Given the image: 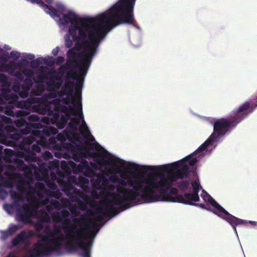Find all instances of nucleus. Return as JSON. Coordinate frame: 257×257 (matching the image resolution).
<instances>
[{
    "instance_id": "1",
    "label": "nucleus",
    "mask_w": 257,
    "mask_h": 257,
    "mask_svg": "<svg viewBox=\"0 0 257 257\" xmlns=\"http://www.w3.org/2000/svg\"><path fill=\"white\" fill-rule=\"evenodd\" d=\"M136 0H119L108 13L94 18H79L72 11L59 17L62 25L70 23L68 33L78 44L82 40L85 49L98 48L106 33L121 24L132 25L135 21L134 9Z\"/></svg>"
},
{
    "instance_id": "2",
    "label": "nucleus",
    "mask_w": 257,
    "mask_h": 257,
    "mask_svg": "<svg viewBox=\"0 0 257 257\" xmlns=\"http://www.w3.org/2000/svg\"><path fill=\"white\" fill-rule=\"evenodd\" d=\"M120 177L123 179H118L117 183L121 186L116 187L117 193L113 196V198L107 203L103 204L97 208L98 213L103 216L113 217L119 213L118 209L114 205H122L123 210L129 208L131 204H137L140 202L142 198L144 185H147L148 178L143 177H125L120 175Z\"/></svg>"
},
{
    "instance_id": "3",
    "label": "nucleus",
    "mask_w": 257,
    "mask_h": 257,
    "mask_svg": "<svg viewBox=\"0 0 257 257\" xmlns=\"http://www.w3.org/2000/svg\"><path fill=\"white\" fill-rule=\"evenodd\" d=\"M182 163V162H177L162 167H149L147 170L159 173L161 177L160 180L155 177L148 178L147 185L145 186L142 196L144 200L148 203L157 201L176 202V197L171 196L168 191L178 179L175 170L179 168L178 164Z\"/></svg>"
},
{
    "instance_id": "4",
    "label": "nucleus",
    "mask_w": 257,
    "mask_h": 257,
    "mask_svg": "<svg viewBox=\"0 0 257 257\" xmlns=\"http://www.w3.org/2000/svg\"><path fill=\"white\" fill-rule=\"evenodd\" d=\"M69 216V212L65 209L62 210L61 212L56 211L51 214L54 222H62L63 224L62 228L65 230V239H66L65 247L69 251H74L77 248L81 249L83 251L81 253L82 257H90L92 241L89 240L84 242L86 234L84 231L79 229L74 224H72L71 227L67 225L70 223L68 218Z\"/></svg>"
},
{
    "instance_id": "5",
    "label": "nucleus",
    "mask_w": 257,
    "mask_h": 257,
    "mask_svg": "<svg viewBox=\"0 0 257 257\" xmlns=\"http://www.w3.org/2000/svg\"><path fill=\"white\" fill-rule=\"evenodd\" d=\"M256 107L257 98L254 101L244 102L238 108L234 109L232 111V114L227 118H221L215 121L213 124V132L210 137L214 141H217L252 113Z\"/></svg>"
},
{
    "instance_id": "6",
    "label": "nucleus",
    "mask_w": 257,
    "mask_h": 257,
    "mask_svg": "<svg viewBox=\"0 0 257 257\" xmlns=\"http://www.w3.org/2000/svg\"><path fill=\"white\" fill-rule=\"evenodd\" d=\"M97 48L86 49L85 53L81 58L82 60L80 64V68L77 70H75L74 68H71L66 73L67 79L71 78L76 81V84H74L73 82H71L75 86L74 88L75 89V97L72 99V103L76 106L75 102L77 100L78 116L80 118H83L81 90L84 83V77L87 73L93 57L97 52Z\"/></svg>"
},
{
    "instance_id": "7",
    "label": "nucleus",
    "mask_w": 257,
    "mask_h": 257,
    "mask_svg": "<svg viewBox=\"0 0 257 257\" xmlns=\"http://www.w3.org/2000/svg\"><path fill=\"white\" fill-rule=\"evenodd\" d=\"M93 144H90L89 147L87 148L84 146H77V148L80 153L73 155L74 159L77 161H80L78 165L73 162H69V164L66 161L61 162V168L66 172L70 173L71 167L74 173H82L83 175L88 177L93 178L96 175V172L90 168L88 165V161L83 158H88L90 157L92 158L96 157V154L94 152H91L90 151L93 150Z\"/></svg>"
},
{
    "instance_id": "8",
    "label": "nucleus",
    "mask_w": 257,
    "mask_h": 257,
    "mask_svg": "<svg viewBox=\"0 0 257 257\" xmlns=\"http://www.w3.org/2000/svg\"><path fill=\"white\" fill-rule=\"evenodd\" d=\"M62 190L66 195L69 197L72 202L77 203V204L71 205L69 207V211L73 215H78L79 214L78 209L82 211L86 210L87 204L91 200L90 196L77 189L73 185L68 183L64 184Z\"/></svg>"
},
{
    "instance_id": "9",
    "label": "nucleus",
    "mask_w": 257,
    "mask_h": 257,
    "mask_svg": "<svg viewBox=\"0 0 257 257\" xmlns=\"http://www.w3.org/2000/svg\"><path fill=\"white\" fill-rule=\"evenodd\" d=\"M18 98V95L11 91L3 92L0 95V110L5 108V113L13 116L15 114V107H29L38 100L37 98H28L25 101H19Z\"/></svg>"
},
{
    "instance_id": "10",
    "label": "nucleus",
    "mask_w": 257,
    "mask_h": 257,
    "mask_svg": "<svg viewBox=\"0 0 257 257\" xmlns=\"http://www.w3.org/2000/svg\"><path fill=\"white\" fill-rule=\"evenodd\" d=\"M201 197L205 202L209 203L214 208L208 209L220 218L227 221L236 232V226L237 225H245L248 223L246 220L238 218L228 213L224 208L220 205L209 194L203 190Z\"/></svg>"
},
{
    "instance_id": "11",
    "label": "nucleus",
    "mask_w": 257,
    "mask_h": 257,
    "mask_svg": "<svg viewBox=\"0 0 257 257\" xmlns=\"http://www.w3.org/2000/svg\"><path fill=\"white\" fill-rule=\"evenodd\" d=\"M64 239L62 234L52 238L44 237L41 240L38 241L36 243L43 256H46L50 255L52 252L59 251L62 247L61 241Z\"/></svg>"
},
{
    "instance_id": "12",
    "label": "nucleus",
    "mask_w": 257,
    "mask_h": 257,
    "mask_svg": "<svg viewBox=\"0 0 257 257\" xmlns=\"http://www.w3.org/2000/svg\"><path fill=\"white\" fill-rule=\"evenodd\" d=\"M15 114L13 116H16L18 117H20L15 121L16 125L18 127L25 126L23 128H21L19 132L22 134L27 135L32 133V132L36 128H39L42 127V124L41 122H28L23 117L27 116L29 113V111L27 110L24 109L22 110L14 111Z\"/></svg>"
},
{
    "instance_id": "13",
    "label": "nucleus",
    "mask_w": 257,
    "mask_h": 257,
    "mask_svg": "<svg viewBox=\"0 0 257 257\" xmlns=\"http://www.w3.org/2000/svg\"><path fill=\"white\" fill-rule=\"evenodd\" d=\"M35 142L33 136L24 138L19 144L20 151L17 152V156L23 159L28 163L36 162L38 160L36 154L31 151L30 145Z\"/></svg>"
},
{
    "instance_id": "14",
    "label": "nucleus",
    "mask_w": 257,
    "mask_h": 257,
    "mask_svg": "<svg viewBox=\"0 0 257 257\" xmlns=\"http://www.w3.org/2000/svg\"><path fill=\"white\" fill-rule=\"evenodd\" d=\"M5 206L6 209L8 211H10L14 208L17 209L16 219L18 221H21L24 223L30 222L33 210L29 204L24 203L20 206L19 203H16L6 204Z\"/></svg>"
},
{
    "instance_id": "15",
    "label": "nucleus",
    "mask_w": 257,
    "mask_h": 257,
    "mask_svg": "<svg viewBox=\"0 0 257 257\" xmlns=\"http://www.w3.org/2000/svg\"><path fill=\"white\" fill-rule=\"evenodd\" d=\"M193 188L192 193H185L184 195H179L176 197V202L181 203L185 204L196 205L194 203L199 201L200 198L198 195L199 191L201 186L196 181L192 183Z\"/></svg>"
},
{
    "instance_id": "16",
    "label": "nucleus",
    "mask_w": 257,
    "mask_h": 257,
    "mask_svg": "<svg viewBox=\"0 0 257 257\" xmlns=\"http://www.w3.org/2000/svg\"><path fill=\"white\" fill-rule=\"evenodd\" d=\"M30 98H37L38 100L36 102L32 103L29 107H23L19 108L26 109L28 111L32 109L34 112L43 115L47 114L51 117L52 114L54 113V110L50 104L45 102H41V99L39 98L30 97Z\"/></svg>"
},
{
    "instance_id": "17",
    "label": "nucleus",
    "mask_w": 257,
    "mask_h": 257,
    "mask_svg": "<svg viewBox=\"0 0 257 257\" xmlns=\"http://www.w3.org/2000/svg\"><path fill=\"white\" fill-rule=\"evenodd\" d=\"M215 141L210 137L203 144H202L195 152L185 158V161L188 162L190 166H193L197 162V157L200 156L202 152Z\"/></svg>"
},
{
    "instance_id": "18",
    "label": "nucleus",
    "mask_w": 257,
    "mask_h": 257,
    "mask_svg": "<svg viewBox=\"0 0 257 257\" xmlns=\"http://www.w3.org/2000/svg\"><path fill=\"white\" fill-rule=\"evenodd\" d=\"M55 111L50 118V122L56 125L60 129L63 128L67 124L68 120L71 116L62 114L60 115L59 111L57 110V107H55Z\"/></svg>"
},
{
    "instance_id": "19",
    "label": "nucleus",
    "mask_w": 257,
    "mask_h": 257,
    "mask_svg": "<svg viewBox=\"0 0 257 257\" xmlns=\"http://www.w3.org/2000/svg\"><path fill=\"white\" fill-rule=\"evenodd\" d=\"M80 45L84 48V54L80 56L76 53V50L74 48H70L67 53L68 58L66 63L71 66H73L74 65V67H79V69L81 67L80 64L82 60L81 58L86 52V50L84 46L82 45V42Z\"/></svg>"
},
{
    "instance_id": "20",
    "label": "nucleus",
    "mask_w": 257,
    "mask_h": 257,
    "mask_svg": "<svg viewBox=\"0 0 257 257\" xmlns=\"http://www.w3.org/2000/svg\"><path fill=\"white\" fill-rule=\"evenodd\" d=\"M33 79L36 84H40V83H43V81L45 79L60 81L61 77L57 74L56 71L53 70V71H49L47 72L45 74H38L36 77Z\"/></svg>"
},
{
    "instance_id": "21",
    "label": "nucleus",
    "mask_w": 257,
    "mask_h": 257,
    "mask_svg": "<svg viewBox=\"0 0 257 257\" xmlns=\"http://www.w3.org/2000/svg\"><path fill=\"white\" fill-rule=\"evenodd\" d=\"M14 127L10 126L8 128V131L10 132L7 135L6 138L3 140V143L10 146H14L16 145L15 141H19L22 138V135L24 134L19 133L12 132V130H14Z\"/></svg>"
},
{
    "instance_id": "22",
    "label": "nucleus",
    "mask_w": 257,
    "mask_h": 257,
    "mask_svg": "<svg viewBox=\"0 0 257 257\" xmlns=\"http://www.w3.org/2000/svg\"><path fill=\"white\" fill-rule=\"evenodd\" d=\"M91 183L94 188L101 189L103 186L107 185L108 180L102 174L96 173V175L92 178Z\"/></svg>"
},
{
    "instance_id": "23",
    "label": "nucleus",
    "mask_w": 257,
    "mask_h": 257,
    "mask_svg": "<svg viewBox=\"0 0 257 257\" xmlns=\"http://www.w3.org/2000/svg\"><path fill=\"white\" fill-rule=\"evenodd\" d=\"M48 176V167L44 163L39 164V168L35 170V176L37 180H42Z\"/></svg>"
},
{
    "instance_id": "24",
    "label": "nucleus",
    "mask_w": 257,
    "mask_h": 257,
    "mask_svg": "<svg viewBox=\"0 0 257 257\" xmlns=\"http://www.w3.org/2000/svg\"><path fill=\"white\" fill-rule=\"evenodd\" d=\"M180 162H182V164H178L179 166L180 165H182V167L178 169H175V171L176 173V175L178 177V179H182L184 178H187L189 176V173L190 172V168L187 165H183L184 163L183 161H180Z\"/></svg>"
},
{
    "instance_id": "25",
    "label": "nucleus",
    "mask_w": 257,
    "mask_h": 257,
    "mask_svg": "<svg viewBox=\"0 0 257 257\" xmlns=\"http://www.w3.org/2000/svg\"><path fill=\"white\" fill-rule=\"evenodd\" d=\"M37 4L43 8L45 12L49 14L52 17L59 18L60 16L58 14V11L51 6L46 5L42 0H39Z\"/></svg>"
},
{
    "instance_id": "26",
    "label": "nucleus",
    "mask_w": 257,
    "mask_h": 257,
    "mask_svg": "<svg viewBox=\"0 0 257 257\" xmlns=\"http://www.w3.org/2000/svg\"><path fill=\"white\" fill-rule=\"evenodd\" d=\"M10 74L13 75L18 80L22 81L24 80V75L26 76L33 77L34 71L30 68H24L22 71H16L15 73L10 72Z\"/></svg>"
},
{
    "instance_id": "27",
    "label": "nucleus",
    "mask_w": 257,
    "mask_h": 257,
    "mask_svg": "<svg viewBox=\"0 0 257 257\" xmlns=\"http://www.w3.org/2000/svg\"><path fill=\"white\" fill-rule=\"evenodd\" d=\"M76 103V106L73 104V106H66V105H61L59 107V109L61 111V112L65 113L64 115H69V116H75L76 113L74 111V108H75L77 110V114L78 116V108L77 107V100L75 102ZM72 104H73L72 103Z\"/></svg>"
},
{
    "instance_id": "28",
    "label": "nucleus",
    "mask_w": 257,
    "mask_h": 257,
    "mask_svg": "<svg viewBox=\"0 0 257 257\" xmlns=\"http://www.w3.org/2000/svg\"><path fill=\"white\" fill-rule=\"evenodd\" d=\"M42 130L40 131H36L35 133L37 135H44L47 137H50L51 135H55L57 133V130L52 126H45L42 127L41 128H39V129H41Z\"/></svg>"
},
{
    "instance_id": "29",
    "label": "nucleus",
    "mask_w": 257,
    "mask_h": 257,
    "mask_svg": "<svg viewBox=\"0 0 257 257\" xmlns=\"http://www.w3.org/2000/svg\"><path fill=\"white\" fill-rule=\"evenodd\" d=\"M29 238V236L25 230L22 231L12 239V243L14 246H17L20 243L25 242Z\"/></svg>"
},
{
    "instance_id": "30",
    "label": "nucleus",
    "mask_w": 257,
    "mask_h": 257,
    "mask_svg": "<svg viewBox=\"0 0 257 257\" xmlns=\"http://www.w3.org/2000/svg\"><path fill=\"white\" fill-rule=\"evenodd\" d=\"M69 182H72L80 187L86 184H89L88 179L82 176H80L78 178L75 177H70L69 178V182H68L70 184Z\"/></svg>"
},
{
    "instance_id": "31",
    "label": "nucleus",
    "mask_w": 257,
    "mask_h": 257,
    "mask_svg": "<svg viewBox=\"0 0 257 257\" xmlns=\"http://www.w3.org/2000/svg\"><path fill=\"white\" fill-rule=\"evenodd\" d=\"M36 131L38 130L34 129L32 132V135L31 136H33L35 138V141H36V143H38L40 146L42 147L46 146L47 145V139L45 138L46 136L44 135H37L35 133Z\"/></svg>"
},
{
    "instance_id": "32",
    "label": "nucleus",
    "mask_w": 257,
    "mask_h": 257,
    "mask_svg": "<svg viewBox=\"0 0 257 257\" xmlns=\"http://www.w3.org/2000/svg\"><path fill=\"white\" fill-rule=\"evenodd\" d=\"M86 217H87V216H86V215H82L80 217H76V218L73 219V222L74 223H77V224H79L81 225V226L79 228H78L79 229H80V230H82L83 231H84L86 233V239L84 240V242H86V241H85L87 238L88 234L85 232V229L83 227H82V226H85ZM87 241H86V242Z\"/></svg>"
},
{
    "instance_id": "33",
    "label": "nucleus",
    "mask_w": 257,
    "mask_h": 257,
    "mask_svg": "<svg viewBox=\"0 0 257 257\" xmlns=\"http://www.w3.org/2000/svg\"><path fill=\"white\" fill-rule=\"evenodd\" d=\"M45 88L43 83L36 84V86L31 91V94L34 96H40L45 91Z\"/></svg>"
},
{
    "instance_id": "34",
    "label": "nucleus",
    "mask_w": 257,
    "mask_h": 257,
    "mask_svg": "<svg viewBox=\"0 0 257 257\" xmlns=\"http://www.w3.org/2000/svg\"><path fill=\"white\" fill-rule=\"evenodd\" d=\"M49 203L50 204L46 206V209L48 211H51L54 208L59 210L62 207V204L58 200L52 199Z\"/></svg>"
},
{
    "instance_id": "35",
    "label": "nucleus",
    "mask_w": 257,
    "mask_h": 257,
    "mask_svg": "<svg viewBox=\"0 0 257 257\" xmlns=\"http://www.w3.org/2000/svg\"><path fill=\"white\" fill-rule=\"evenodd\" d=\"M78 117L79 119L76 117H70V121L68 123V127L70 130L73 132L76 130L77 126L80 123V119H81V118L79 116ZM81 119H83V117L81 118Z\"/></svg>"
},
{
    "instance_id": "36",
    "label": "nucleus",
    "mask_w": 257,
    "mask_h": 257,
    "mask_svg": "<svg viewBox=\"0 0 257 257\" xmlns=\"http://www.w3.org/2000/svg\"><path fill=\"white\" fill-rule=\"evenodd\" d=\"M42 252H41L37 243H35L34 248L30 250L28 257H43Z\"/></svg>"
},
{
    "instance_id": "37",
    "label": "nucleus",
    "mask_w": 257,
    "mask_h": 257,
    "mask_svg": "<svg viewBox=\"0 0 257 257\" xmlns=\"http://www.w3.org/2000/svg\"><path fill=\"white\" fill-rule=\"evenodd\" d=\"M16 154V158H14V163L17 165V167L19 170L22 171L25 170L27 166L22 160L23 158H20L18 157L17 153Z\"/></svg>"
},
{
    "instance_id": "38",
    "label": "nucleus",
    "mask_w": 257,
    "mask_h": 257,
    "mask_svg": "<svg viewBox=\"0 0 257 257\" xmlns=\"http://www.w3.org/2000/svg\"><path fill=\"white\" fill-rule=\"evenodd\" d=\"M46 85L49 90H53L54 89H59L61 87V83L56 81H47Z\"/></svg>"
},
{
    "instance_id": "39",
    "label": "nucleus",
    "mask_w": 257,
    "mask_h": 257,
    "mask_svg": "<svg viewBox=\"0 0 257 257\" xmlns=\"http://www.w3.org/2000/svg\"><path fill=\"white\" fill-rule=\"evenodd\" d=\"M10 194L11 197L14 200L15 203H18L19 201L23 200V197L22 194L20 193H18L16 191L11 190L10 192Z\"/></svg>"
},
{
    "instance_id": "40",
    "label": "nucleus",
    "mask_w": 257,
    "mask_h": 257,
    "mask_svg": "<svg viewBox=\"0 0 257 257\" xmlns=\"http://www.w3.org/2000/svg\"><path fill=\"white\" fill-rule=\"evenodd\" d=\"M4 65V67L6 70L8 72H13L14 71L18 66H20L19 64H16L15 62H10L8 64H3Z\"/></svg>"
},
{
    "instance_id": "41",
    "label": "nucleus",
    "mask_w": 257,
    "mask_h": 257,
    "mask_svg": "<svg viewBox=\"0 0 257 257\" xmlns=\"http://www.w3.org/2000/svg\"><path fill=\"white\" fill-rule=\"evenodd\" d=\"M44 232L46 235V236L43 235L42 234L38 235V237L41 238V239H43L44 237H47L48 238H54L53 231L51 230V229L49 226H47L45 228Z\"/></svg>"
},
{
    "instance_id": "42",
    "label": "nucleus",
    "mask_w": 257,
    "mask_h": 257,
    "mask_svg": "<svg viewBox=\"0 0 257 257\" xmlns=\"http://www.w3.org/2000/svg\"><path fill=\"white\" fill-rule=\"evenodd\" d=\"M190 186V183L188 181H182L178 183V187L182 191L187 190Z\"/></svg>"
},
{
    "instance_id": "43",
    "label": "nucleus",
    "mask_w": 257,
    "mask_h": 257,
    "mask_svg": "<svg viewBox=\"0 0 257 257\" xmlns=\"http://www.w3.org/2000/svg\"><path fill=\"white\" fill-rule=\"evenodd\" d=\"M0 83L3 86H7L9 85L8 77L4 74H0Z\"/></svg>"
},
{
    "instance_id": "44",
    "label": "nucleus",
    "mask_w": 257,
    "mask_h": 257,
    "mask_svg": "<svg viewBox=\"0 0 257 257\" xmlns=\"http://www.w3.org/2000/svg\"><path fill=\"white\" fill-rule=\"evenodd\" d=\"M72 66L66 63L64 65L61 66L58 69V74H60L61 76H63L65 73V70L70 69Z\"/></svg>"
},
{
    "instance_id": "45",
    "label": "nucleus",
    "mask_w": 257,
    "mask_h": 257,
    "mask_svg": "<svg viewBox=\"0 0 257 257\" xmlns=\"http://www.w3.org/2000/svg\"><path fill=\"white\" fill-rule=\"evenodd\" d=\"M25 182L24 180L19 181L17 184L16 188L21 193L25 191Z\"/></svg>"
},
{
    "instance_id": "46",
    "label": "nucleus",
    "mask_w": 257,
    "mask_h": 257,
    "mask_svg": "<svg viewBox=\"0 0 257 257\" xmlns=\"http://www.w3.org/2000/svg\"><path fill=\"white\" fill-rule=\"evenodd\" d=\"M71 36L69 33L65 36V44L67 48H71L73 45V42L70 39Z\"/></svg>"
},
{
    "instance_id": "47",
    "label": "nucleus",
    "mask_w": 257,
    "mask_h": 257,
    "mask_svg": "<svg viewBox=\"0 0 257 257\" xmlns=\"http://www.w3.org/2000/svg\"><path fill=\"white\" fill-rule=\"evenodd\" d=\"M22 226L19 225H13L10 226L8 229L9 234L13 235L19 228H21Z\"/></svg>"
},
{
    "instance_id": "48",
    "label": "nucleus",
    "mask_w": 257,
    "mask_h": 257,
    "mask_svg": "<svg viewBox=\"0 0 257 257\" xmlns=\"http://www.w3.org/2000/svg\"><path fill=\"white\" fill-rule=\"evenodd\" d=\"M27 119L30 121L33 122V123L35 122H40L39 117L36 114H29L27 115Z\"/></svg>"
},
{
    "instance_id": "49",
    "label": "nucleus",
    "mask_w": 257,
    "mask_h": 257,
    "mask_svg": "<svg viewBox=\"0 0 257 257\" xmlns=\"http://www.w3.org/2000/svg\"><path fill=\"white\" fill-rule=\"evenodd\" d=\"M82 130H83L81 132L82 135H85L86 136H89L90 132L84 120L82 121Z\"/></svg>"
},
{
    "instance_id": "50",
    "label": "nucleus",
    "mask_w": 257,
    "mask_h": 257,
    "mask_svg": "<svg viewBox=\"0 0 257 257\" xmlns=\"http://www.w3.org/2000/svg\"><path fill=\"white\" fill-rule=\"evenodd\" d=\"M64 61V58L63 56H58L56 59H54L52 62L51 64H56V65L61 64Z\"/></svg>"
},
{
    "instance_id": "51",
    "label": "nucleus",
    "mask_w": 257,
    "mask_h": 257,
    "mask_svg": "<svg viewBox=\"0 0 257 257\" xmlns=\"http://www.w3.org/2000/svg\"><path fill=\"white\" fill-rule=\"evenodd\" d=\"M30 148L34 153L36 154V153H40L41 152V148L38 143L33 144L32 146H30Z\"/></svg>"
},
{
    "instance_id": "52",
    "label": "nucleus",
    "mask_w": 257,
    "mask_h": 257,
    "mask_svg": "<svg viewBox=\"0 0 257 257\" xmlns=\"http://www.w3.org/2000/svg\"><path fill=\"white\" fill-rule=\"evenodd\" d=\"M29 90L25 89H22L21 90H20L19 92V94L20 96L21 97L25 98L28 97L29 94Z\"/></svg>"
},
{
    "instance_id": "53",
    "label": "nucleus",
    "mask_w": 257,
    "mask_h": 257,
    "mask_svg": "<svg viewBox=\"0 0 257 257\" xmlns=\"http://www.w3.org/2000/svg\"><path fill=\"white\" fill-rule=\"evenodd\" d=\"M50 217L49 214L46 212H44L41 217V222H49L50 221Z\"/></svg>"
},
{
    "instance_id": "54",
    "label": "nucleus",
    "mask_w": 257,
    "mask_h": 257,
    "mask_svg": "<svg viewBox=\"0 0 257 257\" xmlns=\"http://www.w3.org/2000/svg\"><path fill=\"white\" fill-rule=\"evenodd\" d=\"M56 6L57 8L56 9L58 11V14L60 16L58 13H63L65 11V8L64 6L60 3H57Z\"/></svg>"
},
{
    "instance_id": "55",
    "label": "nucleus",
    "mask_w": 257,
    "mask_h": 257,
    "mask_svg": "<svg viewBox=\"0 0 257 257\" xmlns=\"http://www.w3.org/2000/svg\"><path fill=\"white\" fill-rule=\"evenodd\" d=\"M3 186L11 188L14 186V182L11 179H9L8 180L6 181L3 184Z\"/></svg>"
},
{
    "instance_id": "56",
    "label": "nucleus",
    "mask_w": 257,
    "mask_h": 257,
    "mask_svg": "<svg viewBox=\"0 0 257 257\" xmlns=\"http://www.w3.org/2000/svg\"><path fill=\"white\" fill-rule=\"evenodd\" d=\"M61 196H62V193L58 190L53 191L51 193V196H52L56 199H60L61 197Z\"/></svg>"
},
{
    "instance_id": "57",
    "label": "nucleus",
    "mask_w": 257,
    "mask_h": 257,
    "mask_svg": "<svg viewBox=\"0 0 257 257\" xmlns=\"http://www.w3.org/2000/svg\"><path fill=\"white\" fill-rule=\"evenodd\" d=\"M10 56L13 58L17 59L20 57V54L17 51H13L10 53Z\"/></svg>"
},
{
    "instance_id": "58",
    "label": "nucleus",
    "mask_w": 257,
    "mask_h": 257,
    "mask_svg": "<svg viewBox=\"0 0 257 257\" xmlns=\"http://www.w3.org/2000/svg\"><path fill=\"white\" fill-rule=\"evenodd\" d=\"M8 193L5 189L0 186V197L4 199L7 195Z\"/></svg>"
},
{
    "instance_id": "59",
    "label": "nucleus",
    "mask_w": 257,
    "mask_h": 257,
    "mask_svg": "<svg viewBox=\"0 0 257 257\" xmlns=\"http://www.w3.org/2000/svg\"><path fill=\"white\" fill-rule=\"evenodd\" d=\"M50 163V166L49 167L50 169L52 168H58L59 167V164L57 160H54Z\"/></svg>"
},
{
    "instance_id": "60",
    "label": "nucleus",
    "mask_w": 257,
    "mask_h": 257,
    "mask_svg": "<svg viewBox=\"0 0 257 257\" xmlns=\"http://www.w3.org/2000/svg\"><path fill=\"white\" fill-rule=\"evenodd\" d=\"M26 77H27V78L25 79L24 82H25V83H26L32 87V85L33 84V82L32 81L33 77H29V76H26Z\"/></svg>"
},
{
    "instance_id": "61",
    "label": "nucleus",
    "mask_w": 257,
    "mask_h": 257,
    "mask_svg": "<svg viewBox=\"0 0 257 257\" xmlns=\"http://www.w3.org/2000/svg\"><path fill=\"white\" fill-rule=\"evenodd\" d=\"M106 188V189H107L108 191H109V192H108V194L110 196H112V198L113 197V196L115 194L113 193H112V191H114V186H105Z\"/></svg>"
},
{
    "instance_id": "62",
    "label": "nucleus",
    "mask_w": 257,
    "mask_h": 257,
    "mask_svg": "<svg viewBox=\"0 0 257 257\" xmlns=\"http://www.w3.org/2000/svg\"><path fill=\"white\" fill-rule=\"evenodd\" d=\"M80 188L82 189V190L86 193H88L90 191V187L89 186V184H86L83 186H81Z\"/></svg>"
},
{
    "instance_id": "63",
    "label": "nucleus",
    "mask_w": 257,
    "mask_h": 257,
    "mask_svg": "<svg viewBox=\"0 0 257 257\" xmlns=\"http://www.w3.org/2000/svg\"><path fill=\"white\" fill-rule=\"evenodd\" d=\"M178 190L175 188H171L170 189V191H169V193H168L171 196V195H176L175 197H176L177 196H178V195H177L178 194Z\"/></svg>"
},
{
    "instance_id": "64",
    "label": "nucleus",
    "mask_w": 257,
    "mask_h": 257,
    "mask_svg": "<svg viewBox=\"0 0 257 257\" xmlns=\"http://www.w3.org/2000/svg\"><path fill=\"white\" fill-rule=\"evenodd\" d=\"M10 236H11V235L9 234V232H8V230L6 231H3L2 232V236L4 239H6Z\"/></svg>"
}]
</instances>
